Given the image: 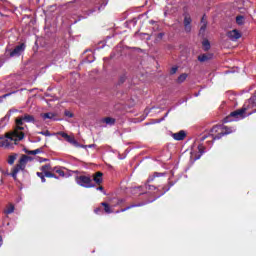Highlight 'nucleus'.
Segmentation results:
<instances>
[{
    "instance_id": "1",
    "label": "nucleus",
    "mask_w": 256,
    "mask_h": 256,
    "mask_svg": "<svg viewBox=\"0 0 256 256\" xmlns=\"http://www.w3.org/2000/svg\"><path fill=\"white\" fill-rule=\"evenodd\" d=\"M25 127H16L14 131L9 132L5 137L1 138L0 147L4 149H13V145H17L19 141L25 139Z\"/></svg>"
},
{
    "instance_id": "2",
    "label": "nucleus",
    "mask_w": 256,
    "mask_h": 256,
    "mask_svg": "<svg viewBox=\"0 0 256 256\" xmlns=\"http://www.w3.org/2000/svg\"><path fill=\"white\" fill-rule=\"evenodd\" d=\"M29 162V156L22 155L19 163L12 169V172L9 174L15 181H17V175L20 171H25V167H27V163Z\"/></svg>"
},
{
    "instance_id": "3",
    "label": "nucleus",
    "mask_w": 256,
    "mask_h": 256,
    "mask_svg": "<svg viewBox=\"0 0 256 256\" xmlns=\"http://www.w3.org/2000/svg\"><path fill=\"white\" fill-rule=\"evenodd\" d=\"M219 129H223L224 132H221L218 136H213V134L210 135L212 137V141H216V139H221V137L225 135H231V133H235L236 129L234 127H227V126H215L211 129V133L217 132Z\"/></svg>"
},
{
    "instance_id": "4",
    "label": "nucleus",
    "mask_w": 256,
    "mask_h": 256,
    "mask_svg": "<svg viewBox=\"0 0 256 256\" xmlns=\"http://www.w3.org/2000/svg\"><path fill=\"white\" fill-rule=\"evenodd\" d=\"M240 119H245V109H240L232 112L229 116L224 118V123H231L233 121H240Z\"/></svg>"
},
{
    "instance_id": "5",
    "label": "nucleus",
    "mask_w": 256,
    "mask_h": 256,
    "mask_svg": "<svg viewBox=\"0 0 256 256\" xmlns=\"http://www.w3.org/2000/svg\"><path fill=\"white\" fill-rule=\"evenodd\" d=\"M76 183L78 185H80V187H85L86 189H89L91 187H95V185H93L91 183V178L88 177V176H83V175L77 176L76 177Z\"/></svg>"
},
{
    "instance_id": "6",
    "label": "nucleus",
    "mask_w": 256,
    "mask_h": 256,
    "mask_svg": "<svg viewBox=\"0 0 256 256\" xmlns=\"http://www.w3.org/2000/svg\"><path fill=\"white\" fill-rule=\"evenodd\" d=\"M24 123H35V117L33 115L24 114L16 118V127H23Z\"/></svg>"
},
{
    "instance_id": "7",
    "label": "nucleus",
    "mask_w": 256,
    "mask_h": 256,
    "mask_svg": "<svg viewBox=\"0 0 256 256\" xmlns=\"http://www.w3.org/2000/svg\"><path fill=\"white\" fill-rule=\"evenodd\" d=\"M26 47L27 46L25 45V43H21V44L15 46L13 49L7 50V53L9 55V57H19V56H21V53H23V51H25Z\"/></svg>"
},
{
    "instance_id": "8",
    "label": "nucleus",
    "mask_w": 256,
    "mask_h": 256,
    "mask_svg": "<svg viewBox=\"0 0 256 256\" xmlns=\"http://www.w3.org/2000/svg\"><path fill=\"white\" fill-rule=\"evenodd\" d=\"M58 135L62 136L63 139H65L70 145H73L74 147H79V142L75 140L74 136H71L65 132H58Z\"/></svg>"
},
{
    "instance_id": "9",
    "label": "nucleus",
    "mask_w": 256,
    "mask_h": 256,
    "mask_svg": "<svg viewBox=\"0 0 256 256\" xmlns=\"http://www.w3.org/2000/svg\"><path fill=\"white\" fill-rule=\"evenodd\" d=\"M191 23H193V19L191 18V16L189 14L185 15L183 21L185 33H191Z\"/></svg>"
},
{
    "instance_id": "10",
    "label": "nucleus",
    "mask_w": 256,
    "mask_h": 256,
    "mask_svg": "<svg viewBox=\"0 0 256 256\" xmlns=\"http://www.w3.org/2000/svg\"><path fill=\"white\" fill-rule=\"evenodd\" d=\"M227 37H229L231 41H237L238 39H241L242 35L241 32H239V30L234 29L227 33Z\"/></svg>"
},
{
    "instance_id": "11",
    "label": "nucleus",
    "mask_w": 256,
    "mask_h": 256,
    "mask_svg": "<svg viewBox=\"0 0 256 256\" xmlns=\"http://www.w3.org/2000/svg\"><path fill=\"white\" fill-rule=\"evenodd\" d=\"M198 151H199V155H197L196 152H191V159H193V161H197L199 159H201V155H203V153H205V146H203V144H200L198 146Z\"/></svg>"
},
{
    "instance_id": "12",
    "label": "nucleus",
    "mask_w": 256,
    "mask_h": 256,
    "mask_svg": "<svg viewBox=\"0 0 256 256\" xmlns=\"http://www.w3.org/2000/svg\"><path fill=\"white\" fill-rule=\"evenodd\" d=\"M93 61H95V55L90 51L89 54L83 57L81 65H89L90 63H93Z\"/></svg>"
},
{
    "instance_id": "13",
    "label": "nucleus",
    "mask_w": 256,
    "mask_h": 256,
    "mask_svg": "<svg viewBox=\"0 0 256 256\" xmlns=\"http://www.w3.org/2000/svg\"><path fill=\"white\" fill-rule=\"evenodd\" d=\"M173 139H175V141H183V139H185V137H187V133H185V131L181 130L177 133L172 134Z\"/></svg>"
},
{
    "instance_id": "14",
    "label": "nucleus",
    "mask_w": 256,
    "mask_h": 256,
    "mask_svg": "<svg viewBox=\"0 0 256 256\" xmlns=\"http://www.w3.org/2000/svg\"><path fill=\"white\" fill-rule=\"evenodd\" d=\"M213 59V54H201L198 56V61H200V63H207V61Z\"/></svg>"
},
{
    "instance_id": "15",
    "label": "nucleus",
    "mask_w": 256,
    "mask_h": 256,
    "mask_svg": "<svg viewBox=\"0 0 256 256\" xmlns=\"http://www.w3.org/2000/svg\"><path fill=\"white\" fill-rule=\"evenodd\" d=\"M42 119H51L52 121H57L56 114L52 112L41 114Z\"/></svg>"
},
{
    "instance_id": "16",
    "label": "nucleus",
    "mask_w": 256,
    "mask_h": 256,
    "mask_svg": "<svg viewBox=\"0 0 256 256\" xmlns=\"http://www.w3.org/2000/svg\"><path fill=\"white\" fill-rule=\"evenodd\" d=\"M143 203H139V204H132L124 209L118 210L116 211V213H125V211H129V209H133V207H143Z\"/></svg>"
},
{
    "instance_id": "17",
    "label": "nucleus",
    "mask_w": 256,
    "mask_h": 256,
    "mask_svg": "<svg viewBox=\"0 0 256 256\" xmlns=\"http://www.w3.org/2000/svg\"><path fill=\"white\" fill-rule=\"evenodd\" d=\"M24 152L27 155H39V153H43V149L38 148L36 150H27V148H24Z\"/></svg>"
},
{
    "instance_id": "18",
    "label": "nucleus",
    "mask_w": 256,
    "mask_h": 256,
    "mask_svg": "<svg viewBox=\"0 0 256 256\" xmlns=\"http://www.w3.org/2000/svg\"><path fill=\"white\" fill-rule=\"evenodd\" d=\"M94 181L97 185H101L103 183V173L97 172L94 176Z\"/></svg>"
},
{
    "instance_id": "19",
    "label": "nucleus",
    "mask_w": 256,
    "mask_h": 256,
    "mask_svg": "<svg viewBox=\"0 0 256 256\" xmlns=\"http://www.w3.org/2000/svg\"><path fill=\"white\" fill-rule=\"evenodd\" d=\"M15 212V206L13 204H9L7 208L4 210L5 215H11V213Z\"/></svg>"
},
{
    "instance_id": "20",
    "label": "nucleus",
    "mask_w": 256,
    "mask_h": 256,
    "mask_svg": "<svg viewBox=\"0 0 256 256\" xmlns=\"http://www.w3.org/2000/svg\"><path fill=\"white\" fill-rule=\"evenodd\" d=\"M202 47L204 51H209V49H211V43L209 42V40H203Z\"/></svg>"
},
{
    "instance_id": "21",
    "label": "nucleus",
    "mask_w": 256,
    "mask_h": 256,
    "mask_svg": "<svg viewBox=\"0 0 256 256\" xmlns=\"http://www.w3.org/2000/svg\"><path fill=\"white\" fill-rule=\"evenodd\" d=\"M101 205L102 207H104L105 213H113V211H111V207L109 206V204L102 202Z\"/></svg>"
},
{
    "instance_id": "22",
    "label": "nucleus",
    "mask_w": 256,
    "mask_h": 256,
    "mask_svg": "<svg viewBox=\"0 0 256 256\" xmlns=\"http://www.w3.org/2000/svg\"><path fill=\"white\" fill-rule=\"evenodd\" d=\"M104 123H106V125H115V119L114 118H105L103 120Z\"/></svg>"
},
{
    "instance_id": "23",
    "label": "nucleus",
    "mask_w": 256,
    "mask_h": 256,
    "mask_svg": "<svg viewBox=\"0 0 256 256\" xmlns=\"http://www.w3.org/2000/svg\"><path fill=\"white\" fill-rule=\"evenodd\" d=\"M17 159V154H14V155H10L8 157V164L9 165H13V163H15V160Z\"/></svg>"
},
{
    "instance_id": "24",
    "label": "nucleus",
    "mask_w": 256,
    "mask_h": 256,
    "mask_svg": "<svg viewBox=\"0 0 256 256\" xmlns=\"http://www.w3.org/2000/svg\"><path fill=\"white\" fill-rule=\"evenodd\" d=\"M49 169H51V166L49 165H44L41 167V171L42 173H44V175H47V173H49Z\"/></svg>"
},
{
    "instance_id": "25",
    "label": "nucleus",
    "mask_w": 256,
    "mask_h": 256,
    "mask_svg": "<svg viewBox=\"0 0 256 256\" xmlns=\"http://www.w3.org/2000/svg\"><path fill=\"white\" fill-rule=\"evenodd\" d=\"M187 79V74H182L178 77L177 82L183 83Z\"/></svg>"
},
{
    "instance_id": "26",
    "label": "nucleus",
    "mask_w": 256,
    "mask_h": 256,
    "mask_svg": "<svg viewBox=\"0 0 256 256\" xmlns=\"http://www.w3.org/2000/svg\"><path fill=\"white\" fill-rule=\"evenodd\" d=\"M236 23L238 25H243V16L239 15L236 17Z\"/></svg>"
},
{
    "instance_id": "27",
    "label": "nucleus",
    "mask_w": 256,
    "mask_h": 256,
    "mask_svg": "<svg viewBox=\"0 0 256 256\" xmlns=\"http://www.w3.org/2000/svg\"><path fill=\"white\" fill-rule=\"evenodd\" d=\"M39 135H44L45 137H51V132L49 130L38 132Z\"/></svg>"
},
{
    "instance_id": "28",
    "label": "nucleus",
    "mask_w": 256,
    "mask_h": 256,
    "mask_svg": "<svg viewBox=\"0 0 256 256\" xmlns=\"http://www.w3.org/2000/svg\"><path fill=\"white\" fill-rule=\"evenodd\" d=\"M44 176L49 177V178L59 179V177L55 176V174H53L51 172H46V175H44Z\"/></svg>"
},
{
    "instance_id": "29",
    "label": "nucleus",
    "mask_w": 256,
    "mask_h": 256,
    "mask_svg": "<svg viewBox=\"0 0 256 256\" xmlns=\"http://www.w3.org/2000/svg\"><path fill=\"white\" fill-rule=\"evenodd\" d=\"M178 69H179V67H177V66L172 67L170 70V74L175 75V73H177Z\"/></svg>"
},
{
    "instance_id": "30",
    "label": "nucleus",
    "mask_w": 256,
    "mask_h": 256,
    "mask_svg": "<svg viewBox=\"0 0 256 256\" xmlns=\"http://www.w3.org/2000/svg\"><path fill=\"white\" fill-rule=\"evenodd\" d=\"M56 173H58V175L60 177H64L65 176V172L63 170H61V169H56Z\"/></svg>"
},
{
    "instance_id": "31",
    "label": "nucleus",
    "mask_w": 256,
    "mask_h": 256,
    "mask_svg": "<svg viewBox=\"0 0 256 256\" xmlns=\"http://www.w3.org/2000/svg\"><path fill=\"white\" fill-rule=\"evenodd\" d=\"M201 23L202 25H204L205 23H207V16L204 14L201 18Z\"/></svg>"
},
{
    "instance_id": "32",
    "label": "nucleus",
    "mask_w": 256,
    "mask_h": 256,
    "mask_svg": "<svg viewBox=\"0 0 256 256\" xmlns=\"http://www.w3.org/2000/svg\"><path fill=\"white\" fill-rule=\"evenodd\" d=\"M65 116L69 117V119H71L73 117V113H71L69 111H65Z\"/></svg>"
},
{
    "instance_id": "33",
    "label": "nucleus",
    "mask_w": 256,
    "mask_h": 256,
    "mask_svg": "<svg viewBox=\"0 0 256 256\" xmlns=\"http://www.w3.org/2000/svg\"><path fill=\"white\" fill-rule=\"evenodd\" d=\"M239 69L237 67H234L232 71H227L226 73H237Z\"/></svg>"
},
{
    "instance_id": "34",
    "label": "nucleus",
    "mask_w": 256,
    "mask_h": 256,
    "mask_svg": "<svg viewBox=\"0 0 256 256\" xmlns=\"http://www.w3.org/2000/svg\"><path fill=\"white\" fill-rule=\"evenodd\" d=\"M199 35H201L202 37L205 35V30L203 28H200Z\"/></svg>"
},
{
    "instance_id": "35",
    "label": "nucleus",
    "mask_w": 256,
    "mask_h": 256,
    "mask_svg": "<svg viewBox=\"0 0 256 256\" xmlns=\"http://www.w3.org/2000/svg\"><path fill=\"white\" fill-rule=\"evenodd\" d=\"M13 93H15V92L8 93V94H4V95L2 96V98H3V99H7V97H10V95H13Z\"/></svg>"
},
{
    "instance_id": "36",
    "label": "nucleus",
    "mask_w": 256,
    "mask_h": 256,
    "mask_svg": "<svg viewBox=\"0 0 256 256\" xmlns=\"http://www.w3.org/2000/svg\"><path fill=\"white\" fill-rule=\"evenodd\" d=\"M200 29H204V31H206V29H207V22H204V24H202Z\"/></svg>"
},
{
    "instance_id": "37",
    "label": "nucleus",
    "mask_w": 256,
    "mask_h": 256,
    "mask_svg": "<svg viewBox=\"0 0 256 256\" xmlns=\"http://www.w3.org/2000/svg\"><path fill=\"white\" fill-rule=\"evenodd\" d=\"M75 147H80L81 149H87V145H81V144H79V146H75Z\"/></svg>"
},
{
    "instance_id": "38",
    "label": "nucleus",
    "mask_w": 256,
    "mask_h": 256,
    "mask_svg": "<svg viewBox=\"0 0 256 256\" xmlns=\"http://www.w3.org/2000/svg\"><path fill=\"white\" fill-rule=\"evenodd\" d=\"M93 147H95V144L87 145V149H93Z\"/></svg>"
},
{
    "instance_id": "39",
    "label": "nucleus",
    "mask_w": 256,
    "mask_h": 256,
    "mask_svg": "<svg viewBox=\"0 0 256 256\" xmlns=\"http://www.w3.org/2000/svg\"><path fill=\"white\" fill-rule=\"evenodd\" d=\"M207 135H204V136H202L201 138H200V141H205V139H207Z\"/></svg>"
},
{
    "instance_id": "40",
    "label": "nucleus",
    "mask_w": 256,
    "mask_h": 256,
    "mask_svg": "<svg viewBox=\"0 0 256 256\" xmlns=\"http://www.w3.org/2000/svg\"><path fill=\"white\" fill-rule=\"evenodd\" d=\"M37 175H38V177H40V179L45 176V175H43V173H41V172H37Z\"/></svg>"
},
{
    "instance_id": "41",
    "label": "nucleus",
    "mask_w": 256,
    "mask_h": 256,
    "mask_svg": "<svg viewBox=\"0 0 256 256\" xmlns=\"http://www.w3.org/2000/svg\"><path fill=\"white\" fill-rule=\"evenodd\" d=\"M3 245V237L0 235V247Z\"/></svg>"
},
{
    "instance_id": "42",
    "label": "nucleus",
    "mask_w": 256,
    "mask_h": 256,
    "mask_svg": "<svg viewBox=\"0 0 256 256\" xmlns=\"http://www.w3.org/2000/svg\"><path fill=\"white\" fill-rule=\"evenodd\" d=\"M99 211H101V208H96V209L94 210V213L98 214Z\"/></svg>"
},
{
    "instance_id": "43",
    "label": "nucleus",
    "mask_w": 256,
    "mask_h": 256,
    "mask_svg": "<svg viewBox=\"0 0 256 256\" xmlns=\"http://www.w3.org/2000/svg\"><path fill=\"white\" fill-rule=\"evenodd\" d=\"M107 3H109V0H104V2L102 3V5H104V7H105V5H107Z\"/></svg>"
},
{
    "instance_id": "44",
    "label": "nucleus",
    "mask_w": 256,
    "mask_h": 256,
    "mask_svg": "<svg viewBox=\"0 0 256 256\" xmlns=\"http://www.w3.org/2000/svg\"><path fill=\"white\" fill-rule=\"evenodd\" d=\"M41 181H42V183H45V181H46L45 180V175L41 177Z\"/></svg>"
},
{
    "instance_id": "45",
    "label": "nucleus",
    "mask_w": 256,
    "mask_h": 256,
    "mask_svg": "<svg viewBox=\"0 0 256 256\" xmlns=\"http://www.w3.org/2000/svg\"><path fill=\"white\" fill-rule=\"evenodd\" d=\"M149 23H150V25H155V21L154 20H150Z\"/></svg>"
},
{
    "instance_id": "46",
    "label": "nucleus",
    "mask_w": 256,
    "mask_h": 256,
    "mask_svg": "<svg viewBox=\"0 0 256 256\" xmlns=\"http://www.w3.org/2000/svg\"><path fill=\"white\" fill-rule=\"evenodd\" d=\"M97 191H103V187L102 186L98 187Z\"/></svg>"
},
{
    "instance_id": "47",
    "label": "nucleus",
    "mask_w": 256,
    "mask_h": 256,
    "mask_svg": "<svg viewBox=\"0 0 256 256\" xmlns=\"http://www.w3.org/2000/svg\"><path fill=\"white\" fill-rule=\"evenodd\" d=\"M171 110H169L165 115H164V119H165V117H168L169 116V112H170Z\"/></svg>"
},
{
    "instance_id": "48",
    "label": "nucleus",
    "mask_w": 256,
    "mask_h": 256,
    "mask_svg": "<svg viewBox=\"0 0 256 256\" xmlns=\"http://www.w3.org/2000/svg\"><path fill=\"white\" fill-rule=\"evenodd\" d=\"M120 203H123V200H119V201H118V205H119Z\"/></svg>"
},
{
    "instance_id": "49",
    "label": "nucleus",
    "mask_w": 256,
    "mask_h": 256,
    "mask_svg": "<svg viewBox=\"0 0 256 256\" xmlns=\"http://www.w3.org/2000/svg\"><path fill=\"white\" fill-rule=\"evenodd\" d=\"M0 3H5V0H0Z\"/></svg>"
},
{
    "instance_id": "50",
    "label": "nucleus",
    "mask_w": 256,
    "mask_h": 256,
    "mask_svg": "<svg viewBox=\"0 0 256 256\" xmlns=\"http://www.w3.org/2000/svg\"><path fill=\"white\" fill-rule=\"evenodd\" d=\"M159 37H163V33H160V34H159Z\"/></svg>"
},
{
    "instance_id": "51",
    "label": "nucleus",
    "mask_w": 256,
    "mask_h": 256,
    "mask_svg": "<svg viewBox=\"0 0 256 256\" xmlns=\"http://www.w3.org/2000/svg\"><path fill=\"white\" fill-rule=\"evenodd\" d=\"M60 59H63V55H60Z\"/></svg>"
},
{
    "instance_id": "52",
    "label": "nucleus",
    "mask_w": 256,
    "mask_h": 256,
    "mask_svg": "<svg viewBox=\"0 0 256 256\" xmlns=\"http://www.w3.org/2000/svg\"><path fill=\"white\" fill-rule=\"evenodd\" d=\"M154 186H152V188H153ZM149 189H151V186H149Z\"/></svg>"
}]
</instances>
